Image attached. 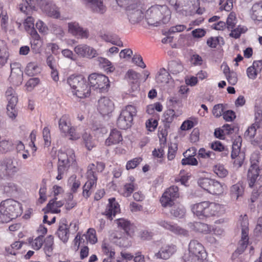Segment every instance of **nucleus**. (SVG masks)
<instances>
[{
  "label": "nucleus",
  "mask_w": 262,
  "mask_h": 262,
  "mask_svg": "<svg viewBox=\"0 0 262 262\" xmlns=\"http://www.w3.org/2000/svg\"><path fill=\"white\" fill-rule=\"evenodd\" d=\"M23 210L21 204L13 199H7L0 204V217L8 222L21 215Z\"/></svg>",
  "instance_id": "nucleus-1"
},
{
  "label": "nucleus",
  "mask_w": 262,
  "mask_h": 262,
  "mask_svg": "<svg viewBox=\"0 0 262 262\" xmlns=\"http://www.w3.org/2000/svg\"><path fill=\"white\" fill-rule=\"evenodd\" d=\"M67 82L72 89L73 95L80 98L90 96L91 90L86 79L82 75H71L67 79Z\"/></svg>",
  "instance_id": "nucleus-2"
},
{
  "label": "nucleus",
  "mask_w": 262,
  "mask_h": 262,
  "mask_svg": "<svg viewBox=\"0 0 262 262\" xmlns=\"http://www.w3.org/2000/svg\"><path fill=\"white\" fill-rule=\"evenodd\" d=\"M105 168V164L102 162H97L96 166L94 164H90L88 167L86 178L88 181L83 186V195L85 198H88L91 194V190L96 186L97 176L96 170L98 172H102Z\"/></svg>",
  "instance_id": "nucleus-3"
},
{
  "label": "nucleus",
  "mask_w": 262,
  "mask_h": 262,
  "mask_svg": "<svg viewBox=\"0 0 262 262\" xmlns=\"http://www.w3.org/2000/svg\"><path fill=\"white\" fill-rule=\"evenodd\" d=\"M58 175L56 179L60 180L63 178L64 173L68 170L70 166L75 162V155L73 149L68 148L66 151L61 150L58 154Z\"/></svg>",
  "instance_id": "nucleus-4"
},
{
  "label": "nucleus",
  "mask_w": 262,
  "mask_h": 262,
  "mask_svg": "<svg viewBox=\"0 0 262 262\" xmlns=\"http://www.w3.org/2000/svg\"><path fill=\"white\" fill-rule=\"evenodd\" d=\"M20 169L19 164L13 157H5L0 160V180L12 178Z\"/></svg>",
  "instance_id": "nucleus-5"
},
{
  "label": "nucleus",
  "mask_w": 262,
  "mask_h": 262,
  "mask_svg": "<svg viewBox=\"0 0 262 262\" xmlns=\"http://www.w3.org/2000/svg\"><path fill=\"white\" fill-rule=\"evenodd\" d=\"M137 114L135 106L128 105L123 108L118 118L117 124L122 129H126L131 126L133 117Z\"/></svg>",
  "instance_id": "nucleus-6"
},
{
  "label": "nucleus",
  "mask_w": 262,
  "mask_h": 262,
  "mask_svg": "<svg viewBox=\"0 0 262 262\" xmlns=\"http://www.w3.org/2000/svg\"><path fill=\"white\" fill-rule=\"evenodd\" d=\"M90 86L94 89L106 90L109 86L107 77L102 74L93 73L89 77Z\"/></svg>",
  "instance_id": "nucleus-7"
},
{
  "label": "nucleus",
  "mask_w": 262,
  "mask_h": 262,
  "mask_svg": "<svg viewBox=\"0 0 262 262\" xmlns=\"http://www.w3.org/2000/svg\"><path fill=\"white\" fill-rule=\"evenodd\" d=\"M41 10L49 16H59V8L50 0H35Z\"/></svg>",
  "instance_id": "nucleus-8"
},
{
  "label": "nucleus",
  "mask_w": 262,
  "mask_h": 262,
  "mask_svg": "<svg viewBox=\"0 0 262 262\" xmlns=\"http://www.w3.org/2000/svg\"><path fill=\"white\" fill-rule=\"evenodd\" d=\"M178 191L179 188L176 186H172L168 188L160 199L162 206L164 207H172L174 200L179 196Z\"/></svg>",
  "instance_id": "nucleus-9"
},
{
  "label": "nucleus",
  "mask_w": 262,
  "mask_h": 262,
  "mask_svg": "<svg viewBox=\"0 0 262 262\" xmlns=\"http://www.w3.org/2000/svg\"><path fill=\"white\" fill-rule=\"evenodd\" d=\"M75 52L80 57L93 58L98 55L97 51L85 44L77 45L74 48Z\"/></svg>",
  "instance_id": "nucleus-10"
},
{
  "label": "nucleus",
  "mask_w": 262,
  "mask_h": 262,
  "mask_svg": "<svg viewBox=\"0 0 262 262\" xmlns=\"http://www.w3.org/2000/svg\"><path fill=\"white\" fill-rule=\"evenodd\" d=\"M134 0H116L118 5L124 7L127 12V15H141L142 12L137 9L136 4L133 2Z\"/></svg>",
  "instance_id": "nucleus-11"
},
{
  "label": "nucleus",
  "mask_w": 262,
  "mask_h": 262,
  "mask_svg": "<svg viewBox=\"0 0 262 262\" xmlns=\"http://www.w3.org/2000/svg\"><path fill=\"white\" fill-rule=\"evenodd\" d=\"M114 109V103L110 98L104 97L98 100V110L102 115L109 114Z\"/></svg>",
  "instance_id": "nucleus-12"
},
{
  "label": "nucleus",
  "mask_w": 262,
  "mask_h": 262,
  "mask_svg": "<svg viewBox=\"0 0 262 262\" xmlns=\"http://www.w3.org/2000/svg\"><path fill=\"white\" fill-rule=\"evenodd\" d=\"M11 72L9 77L14 85H19L23 81V73L19 67V64L14 63L11 65Z\"/></svg>",
  "instance_id": "nucleus-13"
},
{
  "label": "nucleus",
  "mask_w": 262,
  "mask_h": 262,
  "mask_svg": "<svg viewBox=\"0 0 262 262\" xmlns=\"http://www.w3.org/2000/svg\"><path fill=\"white\" fill-rule=\"evenodd\" d=\"M185 255H207V253L202 244L196 240H192L189 244L188 252Z\"/></svg>",
  "instance_id": "nucleus-14"
},
{
  "label": "nucleus",
  "mask_w": 262,
  "mask_h": 262,
  "mask_svg": "<svg viewBox=\"0 0 262 262\" xmlns=\"http://www.w3.org/2000/svg\"><path fill=\"white\" fill-rule=\"evenodd\" d=\"M170 15V12L168 7L166 5H155L152 6L147 10L145 12V15H156L163 16H168Z\"/></svg>",
  "instance_id": "nucleus-15"
},
{
  "label": "nucleus",
  "mask_w": 262,
  "mask_h": 262,
  "mask_svg": "<svg viewBox=\"0 0 262 262\" xmlns=\"http://www.w3.org/2000/svg\"><path fill=\"white\" fill-rule=\"evenodd\" d=\"M158 224L163 228L170 230L175 234L182 235H187L188 232L187 230L182 228L176 224H171L165 220H159Z\"/></svg>",
  "instance_id": "nucleus-16"
},
{
  "label": "nucleus",
  "mask_w": 262,
  "mask_h": 262,
  "mask_svg": "<svg viewBox=\"0 0 262 262\" xmlns=\"http://www.w3.org/2000/svg\"><path fill=\"white\" fill-rule=\"evenodd\" d=\"M143 22L145 23L144 28L147 26L155 27H161L167 24L170 21V17H142Z\"/></svg>",
  "instance_id": "nucleus-17"
},
{
  "label": "nucleus",
  "mask_w": 262,
  "mask_h": 262,
  "mask_svg": "<svg viewBox=\"0 0 262 262\" xmlns=\"http://www.w3.org/2000/svg\"><path fill=\"white\" fill-rule=\"evenodd\" d=\"M56 234L58 237L63 243H67L70 236L69 226L65 220H61L59 224Z\"/></svg>",
  "instance_id": "nucleus-18"
},
{
  "label": "nucleus",
  "mask_w": 262,
  "mask_h": 262,
  "mask_svg": "<svg viewBox=\"0 0 262 262\" xmlns=\"http://www.w3.org/2000/svg\"><path fill=\"white\" fill-rule=\"evenodd\" d=\"M69 32L75 36H79L81 38H87L89 37L88 30L83 29L76 22L68 24Z\"/></svg>",
  "instance_id": "nucleus-19"
},
{
  "label": "nucleus",
  "mask_w": 262,
  "mask_h": 262,
  "mask_svg": "<svg viewBox=\"0 0 262 262\" xmlns=\"http://www.w3.org/2000/svg\"><path fill=\"white\" fill-rule=\"evenodd\" d=\"M196 149L194 147H191L187 149L185 152L183 154L185 158L182 160V164L183 165H197L198 164L197 160L193 157L195 155Z\"/></svg>",
  "instance_id": "nucleus-20"
},
{
  "label": "nucleus",
  "mask_w": 262,
  "mask_h": 262,
  "mask_svg": "<svg viewBox=\"0 0 262 262\" xmlns=\"http://www.w3.org/2000/svg\"><path fill=\"white\" fill-rule=\"evenodd\" d=\"M109 204L107 205L104 214L107 218L112 220L113 216L120 211V207L118 203L116 202L115 199L113 198L109 199Z\"/></svg>",
  "instance_id": "nucleus-21"
},
{
  "label": "nucleus",
  "mask_w": 262,
  "mask_h": 262,
  "mask_svg": "<svg viewBox=\"0 0 262 262\" xmlns=\"http://www.w3.org/2000/svg\"><path fill=\"white\" fill-rule=\"evenodd\" d=\"M176 251V247L173 245H164L160 250L155 254L157 258L167 259Z\"/></svg>",
  "instance_id": "nucleus-22"
},
{
  "label": "nucleus",
  "mask_w": 262,
  "mask_h": 262,
  "mask_svg": "<svg viewBox=\"0 0 262 262\" xmlns=\"http://www.w3.org/2000/svg\"><path fill=\"white\" fill-rule=\"evenodd\" d=\"M206 207L205 208L204 218L216 215L220 211L221 206L213 202L205 201Z\"/></svg>",
  "instance_id": "nucleus-23"
},
{
  "label": "nucleus",
  "mask_w": 262,
  "mask_h": 262,
  "mask_svg": "<svg viewBox=\"0 0 262 262\" xmlns=\"http://www.w3.org/2000/svg\"><path fill=\"white\" fill-rule=\"evenodd\" d=\"M140 74L133 70H129L126 74V77L129 81L133 80L131 84V88L133 91H136L139 88L138 80L140 77Z\"/></svg>",
  "instance_id": "nucleus-24"
},
{
  "label": "nucleus",
  "mask_w": 262,
  "mask_h": 262,
  "mask_svg": "<svg viewBox=\"0 0 262 262\" xmlns=\"http://www.w3.org/2000/svg\"><path fill=\"white\" fill-rule=\"evenodd\" d=\"M122 141V137L120 132L116 129L112 130L110 136L105 141V145L111 146L113 144H116Z\"/></svg>",
  "instance_id": "nucleus-25"
},
{
  "label": "nucleus",
  "mask_w": 262,
  "mask_h": 262,
  "mask_svg": "<svg viewBox=\"0 0 262 262\" xmlns=\"http://www.w3.org/2000/svg\"><path fill=\"white\" fill-rule=\"evenodd\" d=\"M72 126L70 116L68 115H63L58 121L59 128L62 134H66Z\"/></svg>",
  "instance_id": "nucleus-26"
},
{
  "label": "nucleus",
  "mask_w": 262,
  "mask_h": 262,
  "mask_svg": "<svg viewBox=\"0 0 262 262\" xmlns=\"http://www.w3.org/2000/svg\"><path fill=\"white\" fill-rule=\"evenodd\" d=\"M19 189V188L18 185L12 182L5 183V184L1 188L2 192L4 194H6L8 196H11L17 193Z\"/></svg>",
  "instance_id": "nucleus-27"
},
{
  "label": "nucleus",
  "mask_w": 262,
  "mask_h": 262,
  "mask_svg": "<svg viewBox=\"0 0 262 262\" xmlns=\"http://www.w3.org/2000/svg\"><path fill=\"white\" fill-rule=\"evenodd\" d=\"M9 53L6 42L3 40H0V68L7 62Z\"/></svg>",
  "instance_id": "nucleus-28"
},
{
  "label": "nucleus",
  "mask_w": 262,
  "mask_h": 262,
  "mask_svg": "<svg viewBox=\"0 0 262 262\" xmlns=\"http://www.w3.org/2000/svg\"><path fill=\"white\" fill-rule=\"evenodd\" d=\"M205 201L195 204L192 206L191 210L194 214L201 219L204 218L205 208L206 207Z\"/></svg>",
  "instance_id": "nucleus-29"
},
{
  "label": "nucleus",
  "mask_w": 262,
  "mask_h": 262,
  "mask_svg": "<svg viewBox=\"0 0 262 262\" xmlns=\"http://www.w3.org/2000/svg\"><path fill=\"white\" fill-rule=\"evenodd\" d=\"M82 3L84 4H91L93 9L96 11L103 14L105 11V8L103 6L102 0H80Z\"/></svg>",
  "instance_id": "nucleus-30"
},
{
  "label": "nucleus",
  "mask_w": 262,
  "mask_h": 262,
  "mask_svg": "<svg viewBox=\"0 0 262 262\" xmlns=\"http://www.w3.org/2000/svg\"><path fill=\"white\" fill-rule=\"evenodd\" d=\"M230 192L232 198L237 200L238 199L243 196L244 192V189L242 184L237 183L231 186Z\"/></svg>",
  "instance_id": "nucleus-31"
},
{
  "label": "nucleus",
  "mask_w": 262,
  "mask_h": 262,
  "mask_svg": "<svg viewBox=\"0 0 262 262\" xmlns=\"http://www.w3.org/2000/svg\"><path fill=\"white\" fill-rule=\"evenodd\" d=\"M239 220L241 230H242V239H249V223L247 215L242 217L241 216Z\"/></svg>",
  "instance_id": "nucleus-32"
},
{
  "label": "nucleus",
  "mask_w": 262,
  "mask_h": 262,
  "mask_svg": "<svg viewBox=\"0 0 262 262\" xmlns=\"http://www.w3.org/2000/svg\"><path fill=\"white\" fill-rule=\"evenodd\" d=\"M43 250L46 255L51 256L53 253L54 237L52 235L48 236L44 240Z\"/></svg>",
  "instance_id": "nucleus-33"
},
{
  "label": "nucleus",
  "mask_w": 262,
  "mask_h": 262,
  "mask_svg": "<svg viewBox=\"0 0 262 262\" xmlns=\"http://www.w3.org/2000/svg\"><path fill=\"white\" fill-rule=\"evenodd\" d=\"M17 103V99L15 97H13L12 99L10 100V101L8 102L7 105V115L9 118L12 119H15L17 115V112L15 108Z\"/></svg>",
  "instance_id": "nucleus-34"
},
{
  "label": "nucleus",
  "mask_w": 262,
  "mask_h": 262,
  "mask_svg": "<svg viewBox=\"0 0 262 262\" xmlns=\"http://www.w3.org/2000/svg\"><path fill=\"white\" fill-rule=\"evenodd\" d=\"M224 189V185L222 183L212 179L208 192L212 194L219 195L223 193Z\"/></svg>",
  "instance_id": "nucleus-35"
},
{
  "label": "nucleus",
  "mask_w": 262,
  "mask_h": 262,
  "mask_svg": "<svg viewBox=\"0 0 262 262\" xmlns=\"http://www.w3.org/2000/svg\"><path fill=\"white\" fill-rule=\"evenodd\" d=\"M184 68L180 62L172 60L168 64V70L170 73L173 75H177L183 71Z\"/></svg>",
  "instance_id": "nucleus-36"
},
{
  "label": "nucleus",
  "mask_w": 262,
  "mask_h": 262,
  "mask_svg": "<svg viewBox=\"0 0 262 262\" xmlns=\"http://www.w3.org/2000/svg\"><path fill=\"white\" fill-rule=\"evenodd\" d=\"M190 227L193 231L205 234L208 233L210 231L208 225L201 222L191 223Z\"/></svg>",
  "instance_id": "nucleus-37"
},
{
  "label": "nucleus",
  "mask_w": 262,
  "mask_h": 262,
  "mask_svg": "<svg viewBox=\"0 0 262 262\" xmlns=\"http://www.w3.org/2000/svg\"><path fill=\"white\" fill-rule=\"evenodd\" d=\"M32 38L31 41V48L34 52H37L41 46L40 37L36 31H33L30 35Z\"/></svg>",
  "instance_id": "nucleus-38"
},
{
  "label": "nucleus",
  "mask_w": 262,
  "mask_h": 262,
  "mask_svg": "<svg viewBox=\"0 0 262 262\" xmlns=\"http://www.w3.org/2000/svg\"><path fill=\"white\" fill-rule=\"evenodd\" d=\"M25 4H20L19 5V9L20 11H21L25 15H31L32 14V11L35 10V6H31L32 2L33 0H25Z\"/></svg>",
  "instance_id": "nucleus-39"
},
{
  "label": "nucleus",
  "mask_w": 262,
  "mask_h": 262,
  "mask_svg": "<svg viewBox=\"0 0 262 262\" xmlns=\"http://www.w3.org/2000/svg\"><path fill=\"white\" fill-rule=\"evenodd\" d=\"M118 226L122 229L127 234L130 235L132 225L130 222L124 219H119L115 221Z\"/></svg>",
  "instance_id": "nucleus-40"
},
{
  "label": "nucleus",
  "mask_w": 262,
  "mask_h": 262,
  "mask_svg": "<svg viewBox=\"0 0 262 262\" xmlns=\"http://www.w3.org/2000/svg\"><path fill=\"white\" fill-rule=\"evenodd\" d=\"M40 72V68L34 62L29 63L25 69V73L28 76H33Z\"/></svg>",
  "instance_id": "nucleus-41"
},
{
  "label": "nucleus",
  "mask_w": 262,
  "mask_h": 262,
  "mask_svg": "<svg viewBox=\"0 0 262 262\" xmlns=\"http://www.w3.org/2000/svg\"><path fill=\"white\" fill-rule=\"evenodd\" d=\"M242 144V138L240 136L236 137L232 144V150L231 155L232 158H234L240 152Z\"/></svg>",
  "instance_id": "nucleus-42"
},
{
  "label": "nucleus",
  "mask_w": 262,
  "mask_h": 262,
  "mask_svg": "<svg viewBox=\"0 0 262 262\" xmlns=\"http://www.w3.org/2000/svg\"><path fill=\"white\" fill-rule=\"evenodd\" d=\"M207 255H184L185 262H208Z\"/></svg>",
  "instance_id": "nucleus-43"
},
{
  "label": "nucleus",
  "mask_w": 262,
  "mask_h": 262,
  "mask_svg": "<svg viewBox=\"0 0 262 262\" xmlns=\"http://www.w3.org/2000/svg\"><path fill=\"white\" fill-rule=\"evenodd\" d=\"M169 76V73L165 69H161L156 77V80L158 83H166L168 82Z\"/></svg>",
  "instance_id": "nucleus-44"
},
{
  "label": "nucleus",
  "mask_w": 262,
  "mask_h": 262,
  "mask_svg": "<svg viewBox=\"0 0 262 262\" xmlns=\"http://www.w3.org/2000/svg\"><path fill=\"white\" fill-rule=\"evenodd\" d=\"M130 180L132 182L130 183L125 184L123 187L122 195L125 197H128L130 196L135 190V185L133 182L134 178L133 177H130Z\"/></svg>",
  "instance_id": "nucleus-45"
},
{
  "label": "nucleus",
  "mask_w": 262,
  "mask_h": 262,
  "mask_svg": "<svg viewBox=\"0 0 262 262\" xmlns=\"http://www.w3.org/2000/svg\"><path fill=\"white\" fill-rule=\"evenodd\" d=\"M13 149V144L10 140H2L0 142V151L3 153H7Z\"/></svg>",
  "instance_id": "nucleus-46"
},
{
  "label": "nucleus",
  "mask_w": 262,
  "mask_h": 262,
  "mask_svg": "<svg viewBox=\"0 0 262 262\" xmlns=\"http://www.w3.org/2000/svg\"><path fill=\"white\" fill-rule=\"evenodd\" d=\"M29 242L31 245L32 248L34 250H38L40 249L43 243V239L42 235H39L34 239H29Z\"/></svg>",
  "instance_id": "nucleus-47"
},
{
  "label": "nucleus",
  "mask_w": 262,
  "mask_h": 262,
  "mask_svg": "<svg viewBox=\"0 0 262 262\" xmlns=\"http://www.w3.org/2000/svg\"><path fill=\"white\" fill-rule=\"evenodd\" d=\"M250 14L255 16H262V1L256 3L253 5Z\"/></svg>",
  "instance_id": "nucleus-48"
},
{
  "label": "nucleus",
  "mask_w": 262,
  "mask_h": 262,
  "mask_svg": "<svg viewBox=\"0 0 262 262\" xmlns=\"http://www.w3.org/2000/svg\"><path fill=\"white\" fill-rule=\"evenodd\" d=\"M175 117V112L173 110H167L163 114L162 120L164 122L170 123L172 122Z\"/></svg>",
  "instance_id": "nucleus-49"
},
{
  "label": "nucleus",
  "mask_w": 262,
  "mask_h": 262,
  "mask_svg": "<svg viewBox=\"0 0 262 262\" xmlns=\"http://www.w3.org/2000/svg\"><path fill=\"white\" fill-rule=\"evenodd\" d=\"M82 139L85 147L88 150H91L95 146V143L89 134L87 133L83 134L82 135Z\"/></svg>",
  "instance_id": "nucleus-50"
},
{
  "label": "nucleus",
  "mask_w": 262,
  "mask_h": 262,
  "mask_svg": "<svg viewBox=\"0 0 262 262\" xmlns=\"http://www.w3.org/2000/svg\"><path fill=\"white\" fill-rule=\"evenodd\" d=\"M102 249L103 253L110 257H114L115 252L113 247L108 243L103 242L102 244Z\"/></svg>",
  "instance_id": "nucleus-51"
},
{
  "label": "nucleus",
  "mask_w": 262,
  "mask_h": 262,
  "mask_svg": "<svg viewBox=\"0 0 262 262\" xmlns=\"http://www.w3.org/2000/svg\"><path fill=\"white\" fill-rule=\"evenodd\" d=\"M185 209L182 206L174 205L170 210V213L176 217H181L185 214Z\"/></svg>",
  "instance_id": "nucleus-52"
},
{
  "label": "nucleus",
  "mask_w": 262,
  "mask_h": 262,
  "mask_svg": "<svg viewBox=\"0 0 262 262\" xmlns=\"http://www.w3.org/2000/svg\"><path fill=\"white\" fill-rule=\"evenodd\" d=\"M25 29L30 35L33 31H36L34 29V19L33 17H27L24 23Z\"/></svg>",
  "instance_id": "nucleus-53"
},
{
  "label": "nucleus",
  "mask_w": 262,
  "mask_h": 262,
  "mask_svg": "<svg viewBox=\"0 0 262 262\" xmlns=\"http://www.w3.org/2000/svg\"><path fill=\"white\" fill-rule=\"evenodd\" d=\"M212 179L206 178H201L198 180L199 185L204 190L208 192Z\"/></svg>",
  "instance_id": "nucleus-54"
},
{
  "label": "nucleus",
  "mask_w": 262,
  "mask_h": 262,
  "mask_svg": "<svg viewBox=\"0 0 262 262\" xmlns=\"http://www.w3.org/2000/svg\"><path fill=\"white\" fill-rule=\"evenodd\" d=\"M191 120H187L185 121L181 125V128L182 130H186L191 129L195 125L198 123V119L193 118H191Z\"/></svg>",
  "instance_id": "nucleus-55"
},
{
  "label": "nucleus",
  "mask_w": 262,
  "mask_h": 262,
  "mask_svg": "<svg viewBox=\"0 0 262 262\" xmlns=\"http://www.w3.org/2000/svg\"><path fill=\"white\" fill-rule=\"evenodd\" d=\"M213 171L220 178H224L228 174V171L224 166L220 164L214 166Z\"/></svg>",
  "instance_id": "nucleus-56"
},
{
  "label": "nucleus",
  "mask_w": 262,
  "mask_h": 262,
  "mask_svg": "<svg viewBox=\"0 0 262 262\" xmlns=\"http://www.w3.org/2000/svg\"><path fill=\"white\" fill-rule=\"evenodd\" d=\"M222 42V44L224 43V40L222 37H210L207 41V45L211 48H216L217 45Z\"/></svg>",
  "instance_id": "nucleus-57"
},
{
  "label": "nucleus",
  "mask_w": 262,
  "mask_h": 262,
  "mask_svg": "<svg viewBox=\"0 0 262 262\" xmlns=\"http://www.w3.org/2000/svg\"><path fill=\"white\" fill-rule=\"evenodd\" d=\"M85 237L88 241L91 244H94L97 241V238L96 236V231L93 228H90L85 235Z\"/></svg>",
  "instance_id": "nucleus-58"
},
{
  "label": "nucleus",
  "mask_w": 262,
  "mask_h": 262,
  "mask_svg": "<svg viewBox=\"0 0 262 262\" xmlns=\"http://www.w3.org/2000/svg\"><path fill=\"white\" fill-rule=\"evenodd\" d=\"M220 10L221 11L225 10L227 12H230L233 8V0H226L223 1L221 4L220 2Z\"/></svg>",
  "instance_id": "nucleus-59"
},
{
  "label": "nucleus",
  "mask_w": 262,
  "mask_h": 262,
  "mask_svg": "<svg viewBox=\"0 0 262 262\" xmlns=\"http://www.w3.org/2000/svg\"><path fill=\"white\" fill-rule=\"evenodd\" d=\"M256 125L254 123L245 132L244 136L247 139H252L255 135L256 132Z\"/></svg>",
  "instance_id": "nucleus-60"
},
{
  "label": "nucleus",
  "mask_w": 262,
  "mask_h": 262,
  "mask_svg": "<svg viewBox=\"0 0 262 262\" xmlns=\"http://www.w3.org/2000/svg\"><path fill=\"white\" fill-rule=\"evenodd\" d=\"M64 135H69L70 139L72 140H76L80 137V135L76 132L75 127L73 126L69 128L68 132H66V134Z\"/></svg>",
  "instance_id": "nucleus-61"
},
{
  "label": "nucleus",
  "mask_w": 262,
  "mask_h": 262,
  "mask_svg": "<svg viewBox=\"0 0 262 262\" xmlns=\"http://www.w3.org/2000/svg\"><path fill=\"white\" fill-rule=\"evenodd\" d=\"M42 136L45 141V145L49 146L51 144L50 130L48 127H45L42 130Z\"/></svg>",
  "instance_id": "nucleus-62"
},
{
  "label": "nucleus",
  "mask_w": 262,
  "mask_h": 262,
  "mask_svg": "<svg viewBox=\"0 0 262 262\" xmlns=\"http://www.w3.org/2000/svg\"><path fill=\"white\" fill-rule=\"evenodd\" d=\"M39 79L37 78L30 79L26 84V89L28 91H31L39 83Z\"/></svg>",
  "instance_id": "nucleus-63"
},
{
  "label": "nucleus",
  "mask_w": 262,
  "mask_h": 262,
  "mask_svg": "<svg viewBox=\"0 0 262 262\" xmlns=\"http://www.w3.org/2000/svg\"><path fill=\"white\" fill-rule=\"evenodd\" d=\"M97 61L99 64L103 68L108 67L110 71H113L114 68L113 67H111V62L106 58H103L101 57L97 58Z\"/></svg>",
  "instance_id": "nucleus-64"
}]
</instances>
